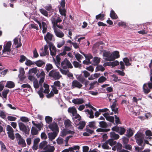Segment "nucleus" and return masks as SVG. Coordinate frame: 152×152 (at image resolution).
Instances as JSON below:
<instances>
[{
    "instance_id": "nucleus-19",
    "label": "nucleus",
    "mask_w": 152,
    "mask_h": 152,
    "mask_svg": "<svg viewBox=\"0 0 152 152\" xmlns=\"http://www.w3.org/2000/svg\"><path fill=\"white\" fill-rule=\"evenodd\" d=\"M57 133L56 132H53V133H49L48 134L49 138L51 140L54 139L57 136Z\"/></svg>"
},
{
    "instance_id": "nucleus-34",
    "label": "nucleus",
    "mask_w": 152,
    "mask_h": 152,
    "mask_svg": "<svg viewBox=\"0 0 152 152\" xmlns=\"http://www.w3.org/2000/svg\"><path fill=\"white\" fill-rule=\"evenodd\" d=\"M38 133V130L37 129L34 127H32L31 128V133L33 135H36Z\"/></svg>"
},
{
    "instance_id": "nucleus-20",
    "label": "nucleus",
    "mask_w": 152,
    "mask_h": 152,
    "mask_svg": "<svg viewBox=\"0 0 152 152\" xmlns=\"http://www.w3.org/2000/svg\"><path fill=\"white\" fill-rule=\"evenodd\" d=\"M18 144L23 147H25L26 145L25 140L22 138L18 139Z\"/></svg>"
},
{
    "instance_id": "nucleus-11",
    "label": "nucleus",
    "mask_w": 152,
    "mask_h": 152,
    "mask_svg": "<svg viewBox=\"0 0 152 152\" xmlns=\"http://www.w3.org/2000/svg\"><path fill=\"white\" fill-rule=\"evenodd\" d=\"M48 127L52 131L56 132L58 133V128L57 124L55 123H53L50 124L48 126Z\"/></svg>"
},
{
    "instance_id": "nucleus-8",
    "label": "nucleus",
    "mask_w": 152,
    "mask_h": 152,
    "mask_svg": "<svg viewBox=\"0 0 152 152\" xmlns=\"http://www.w3.org/2000/svg\"><path fill=\"white\" fill-rule=\"evenodd\" d=\"M18 125L20 130L26 134H29L30 129L28 130L26 126L23 123L19 122L18 123Z\"/></svg>"
},
{
    "instance_id": "nucleus-60",
    "label": "nucleus",
    "mask_w": 152,
    "mask_h": 152,
    "mask_svg": "<svg viewBox=\"0 0 152 152\" xmlns=\"http://www.w3.org/2000/svg\"><path fill=\"white\" fill-rule=\"evenodd\" d=\"M110 64L111 66H115L118 65L119 64V62L118 61H115L110 62Z\"/></svg>"
},
{
    "instance_id": "nucleus-13",
    "label": "nucleus",
    "mask_w": 152,
    "mask_h": 152,
    "mask_svg": "<svg viewBox=\"0 0 152 152\" xmlns=\"http://www.w3.org/2000/svg\"><path fill=\"white\" fill-rule=\"evenodd\" d=\"M72 86L73 88H80L83 86L78 81L76 80H74L72 82Z\"/></svg>"
},
{
    "instance_id": "nucleus-4",
    "label": "nucleus",
    "mask_w": 152,
    "mask_h": 152,
    "mask_svg": "<svg viewBox=\"0 0 152 152\" xmlns=\"http://www.w3.org/2000/svg\"><path fill=\"white\" fill-rule=\"evenodd\" d=\"M113 131H115L118 133L120 135L124 134L126 131V129L122 127H119L117 125L112 128Z\"/></svg>"
},
{
    "instance_id": "nucleus-59",
    "label": "nucleus",
    "mask_w": 152,
    "mask_h": 152,
    "mask_svg": "<svg viewBox=\"0 0 152 152\" xmlns=\"http://www.w3.org/2000/svg\"><path fill=\"white\" fill-rule=\"evenodd\" d=\"M48 46L47 45H45L44 47V52L46 54H47V55H49V51L48 49Z\"/></svg>"
},
{
    "instance_id": "nucleus-21",
    "label": "nucleus",
    "mask_w": 152,
    "mask_h": 152,
    "mask_svg": "<svg viewBox=\"0 0 152 152\" xmlns=\"http://www.w3.org/2000/svg\"><path fill=\"white\" fill-rule=\"evenodd\" d=\"M34 64H36L37 66L40 67L43 65H45V62L42 60H39L35 62Z\"/></svg>"
},
{
    "instance_id": "nucleus-22",
    "label": "nucleus",
    "mask_w": 152,
    "mask_h": 152,
    "mask_svg": "<svg viewBox=\"0 0 152 152\" xmlns=\"http://www.w3.org/2000/svg\"><path fill=\"white\" fill-rule=\"evenodd\" d=\"M126 136L128 137L129 138L132 136L134 134L133 131L131 128L128 129L126 131Z\"/></svg>"
},
{
    "instance_id": "nucleus-38",
    "label": "nucleus",
    "mask_w": 152,
    "mask_h": 152,
    "mask_svg": "<svg viewBox=\"0 0 152 152\" xmlns=\"http://www.w3.org/2000/svg\"><path fill=\"white\" fill-rule=\"evenodd\" d=\"M123 61L125 63V65L126 66H129L131 65V64L129 62V59L127 58L126 57L124 58Z\"/></svg>"
},
{
    "instance_id": "nucleus-7",
    "label": "nucleus",
    "mask_w": 152,
    "mask_h": 152,
    "mask_svg": "<svg viewBox=\"0 0 152 152\" xmlns=\"http://www.w3.org/2000/svg\"><path fill=\"white\" fill-rule=\"evenodd\" d=\"M49 46L50 55L52 56H55L56 53V48L51 42L49 43Z\"/></svg>"
},
{
    "instance_id": "nucleus-26",
    "label": "nucleus",
    "mask_w": 152,
    "mask_h": 152,
    "mask_svg": "<svg viewBox=\"0 0 152 152\" xmlns=\"http://www.w3.org/2000/svg\"><path fill=\"white\" fill-rule=\"evenodd\" d=\"M110 15L111 18L113 19H116L118 18L117 15L113 10L111 11Z\"/></svg>"
},
{
    "instance_id": "nucleus-47",
    "label": "nucleus",
    "mask_w": 152,
    "mask_h": 152,
    "mask_svg": "<svg viewBox=\"0 0 152 152\" xmlns=\"http://www.w3.org/2000/svg\"><path fill=\"white\" fill-rule=\"evenodd\" d=\"M9 91L8 89H4L2 92V95L4 98H7V95Z\"/></svg>"
},
{
    "instance_id": "nucleus-45",
    "label": "nucleus",
    "mask_w": 152,
    "mask_h": 152,
    "mask_svg": "<svg viewBox=\"0 0 152 152\" xmlns=\"http://www.w3.org/2000/svg\"><path fill=\"white\" fill-rule=\"evenodd\" d=\"M34 62H33L31 60L27 59H26V62L25 63V64L27 66H29L32 65L34 64Z\"/></svg>"
},
{
    "instance_id": "nucleus-33",
    "label": "nucleus",
    "mask_w": 152,
    "mask_h": 152,
    "mask_svg": "<svg viewBox=\"0 0 152 152\" xmlns=\"http://www.w3.org/2000/svg\"><path fill=\"white\" fill-rule=\"evenodd\" d=\"M72 122L70 121L69 119L66 120L64 122V124L66 128H68L72 126Z\"/></svg>"
},
{
    "instance_id": "nucleus-54",
    "label": "nucleus",
    "mask_w": 152,
    "mask_h": 152,
    "mask_svg": "<svg viewBox=\"0 0 152 152\" xmlns=\"http://www.w3.org/2000/svg\"><path fill=\"white\" fill-rule=\"evenodd\" d=\"M118 148H117V149L120 150V151H119V152H130L129 151H128L125 149L121 150L122 148V145L121 144H118Z\"/></svg>"
},
{
    "instance_id": "nucleus-64",
    "label": "nucleus",
    "mask_w": 152,
    "mask_h": 152,
    "mask_svg": "<svg viewBox=\"0 0 152 152\" xmlns=\"http://www.w3.org/2000/svg\"><path fill=\"white\" fill-rule=\"evenodd\" d=\"M55 149V148L54 147H51V148L49 149L44 151L43 152H53Z\"/></svg>"
},
{
    "instance_id": "nucleus-31",
    "label": "nucleus",
    "mask_w": 152,
    "mask_h": 152,
    "mask_svg": "<svg viewBox=\"0 0 152 152\" xmlns=\"http://www.w3.org/2000/svg\"><path fill=\"white\" fill-rule=\"evenodd\" d=\"M45 9L48 11L51 12H53L54 10L53 9L52 7L51 4H49L45 7Z\"/></svg>"
},
{
    "instance_id": "nucleus-35",
    "label": "nucleus",
    "mask_w": 152,
    "mask_h": 152,
    "mask_svg": "<svg viewBox=\"0 0 152 152\" xmlns=\"http://www.w3.org/2000/svg\"><path fill=\"white\" fill-rule=\"evenodd\" d=\"M37 72V68L35 67L29 70L28 74H31L32 73H34L35 74H36Z\"/></svg>"
},
{
    "instance_id": "nucleus-32",
    "label": "nucleus",
    "mask_w": 152,
    "mask_h": 152,
    "mask_svg": "<svg viewBox=\"0 0 152 152\" xmlns=\"http://www.w3.org/2000/svg\"><path fill=\"white\" fill-rule=\"evenodd\" d=\"M40 13L45 16L48 17V12L45 10L43 8H41L39 10Z\"/></svg>"
},
{
    "instance_id": "nucleus-57",
    "label": "nucleus",
    "mask_w": 152,
    "mask_h": 152,
    "mask_svg": "<svg viewBox=\"0 0 152 152\" xmlns=\"http://www.w3.org/2000/svg\"><path fill=\"white\" fill-rule=\"evenodd\" d=\"M20 58L19 61L21 63L23 62L25 60H26V59H27L26 57L23 55H21L20 56Z\"/></svg>"
},
{
    "instance_id": "nucleus-48",
    "label": "nucleus",
    "mask_w": 152,
    "mask_h": 152,
    "mask_svg": "<svg viewBox=\"0 0 152 152\" xmlns=\"http://www.w3.org/2000/svg\"><path fill=\"white\" fill-rule=\"evenodd\" d=\"M107 80L106 77L103 76H102L99 78L98 81L99 83H101L104 82L106 81Z\"/></svg>"
},
{
    "instance_id": "nucleus-2",
    "label": "nucleus",
    "mask_w": 152,
    "mask_h": 152,
    "mask_svg": "<svg viewBox=\"0 0 152 152\" xmlns=\"http://www.w3.org/2000/svg\"><path fill=\"white\" fill-rule=\"evenodd\" d=\"M11 45L12 44L11 42L9 41L5 45H4V49L3 50V54L2 55H3V56H2V57H6L7 56L5 55H4L5 53L6 52H8L7 53V54H10V51H11L10 48Z\"/></svg>"
},
{
    "instance_id": "nucleus-43",
    "label": "nucleus",
    "mask_w": 152,
    "mask_h": 152,
    "mask_svg": "<svg viewBox=\"0 0 152 152\" xmlns=\"http://www.w3.org/2000/svg\"><path fill=\"white\" fill-rule=\"evenodd\" d=\"M96 122L95 121H92L89 123L88 125L86 126V127L88 126L90 128H94L96 127Z\"/></svg>"
},
{
    "instance_id": "nucleus-23",
    "label": "nucleus",
    "mask_w": 152,
    "mask_h": 152,
    "mask_svg": "<svg viewBox=\"0 0 152 152\" xmlns=\"http://www.w3.org/2000/svg\"><path fill=\"white\" fill-rule=\"evenodd\" d=\"M15 86V84L14 82L11 81H8L5 87L9 88H14Z\"/></svg>"
},
{
    "instance_id": "nucleus-1",
    "label": "nucleus",
    "mask_w": 152,
    "mask_h": 152,
    "mask_svg": "<svg viewBox=\"0 0 152 152\" xmlns=\"http://www.w3.org/2000/svg\"><path fill=\"white\" fill-rule=\"evenodd\" d=\"M144 135L142 133L137 132L135 135V137L137 143L140 146H142L141 148L138 147H136L135 149L136 151L139 152L140 150L143 149L145 145V143H143V140L144 138Z\"/></svg>"
},
{
    "instance_id": "nucleus-28",
    "label": "nucleus",
    "mask_w": 152,
    "mask_h": 152,
    "mask_svg": "<svg viewBox=\"0 0 152 152\" xmlns=\"http://www.w3.org/2000/svg\"><path fill=\"white\" fill-rule=\"evenodd\" d=\"M59 10L60 14L61 15L66 16V11L65 8H62L61 7H59Z\"/></svg>"
},
{
    "instance_id": "nucleus-5",
    "label": "nucleus",
    "mask_w": 152,
    "mask_h": 152,
    "mask_svg": "<svg viewBox=\"0 0 152 152\" xmlns=\"http://www.w3.org/2000/svg\"><path fill=\"white\" fill-rule=\"evenodd\" d=\"M49 76L53 77L55 80L59 79L61 76L59 72H56L54 69L52 70L49 72Z\"/></svg>"
},
{
    "instance_id": "nucleus-24",
    "label": "nucleus",
    "mask_w": 152,
    "mask_h": 152,
    "mask_svg": "<svg viewBox=\"0 0 152 152\" xmlns=\"http://www.w3.org/2000/svg\"><path fill=\"white\" fill-rule=\"evenodd\" d=\"M100 61V59L97 57H95L93 59L94 65V66L98 65Z\"/></svg>"
},
{
    "instance_id": "nucleus-41",
    "label": "nucleus",
    "mask_w": 152,
    "mask_h": 152,
    "mask_svg": "<svg viewBox=\"0 0 152 152\" xmlns=\"http://www.w3.org/2000/svg\"><path fill=\"white\" fill-rule=\"evenodd\" d=\"M108 143L106 141L102 144V147L104 149H111V148L109 147L108 145Z\"/></svg>"
},
{
    "instance_id": "nucleus-37",
    "label": "nucleus",
    "mask_w": 152,
    "mask_h": 152,
    "mask_svg": "<svg viewBox=\"0 0 152 152\" xmlns=\"http://www.w3.org/2000/svg\"><path fill=\"white\" fill-rule=\"evenodd\" d=\"M42 26L43 29L42 31V33L43 34L45 33L47 31V26L45 22H42Z\"/></svg>"
},
{
    "instance_id": "nucleus-29",
    "label": "nucleus",
    "mask_w": 152,
    "mask_h": 152,
    "mask_svg": "<svg viewBox=\"0 0 152 152\" xmlns=\"http://www.w3.org/2000/svg\"><path fill=\"white\" fill-rule=\"evenodd\" d=\"M106 141L108 144L112 146L115 145L117 142L116 141H114V140L112 139H109Z\"/></svg>"
},
{
    "instance_id": "nucleus-30",
    "label": "nucleus",
    "mask_w": 152,
    "mask_h": 152,
    "mask_svg": "<svg viewBox=\"0 0 152 152\" xmlns=\"http://www.w3.org/2000/svg\"><path fill=\"white\" fill-rule=\"evenodd\" d=\"M105 15L103 14H99V15L96 16V18L97 20H103L104 19V17Z\"/></svg>"
},
{
    "instance_id": "nucleus-61",
    "label": "nucleus",
    "mask_w": 152,
    "mask_h": 152,
    "mask_svg": "<svg viewBox=\"0 0 152 152\" xmlns=\"http://www.w3.org/2000/svg\"><path fill=\"white\" fill-rule=\"evenodd\" d=\"M19 72L21 75L20 76H23L25 74V71L24 68L22 67H20L19 69Z\"/></svg>"
},
{
    "instance_id": "nucleus-36",
    "label": "nucleus",
    "mask_w": 152,
    "mask_h": 152,
    "mask_svg": "<svg viewBox=\"0 0 152 152\" xmlns=\"http://www.w3.org/2000/svg\"><path fill=\"white\" fill-rule=\"evenodd\" d=\"M105 70V68L101 65H97L96 67V72L101 71L103 72Z\"/></svg>"
},
{
    "instance_id": "nucleus-3",
    "label": "nucleus",
    "mask_w": 152,
    "mask_h": 152,
    "mask_svg": "<svg viewBox=\"0 0 152 152\" xmlns=\"http://www.w3.org/2000/svg\"><path fill=\"white\" fill-rule=\"evenodd\" d=\"M61 66L64 69L67 68L72 69L73 66L70 62L66 58H65L61 63Z\"/></svg>"
},
{
    "instance_id": "nucleus-27",
    "label": "nucleus",
    "mask_w": 152,
    "mask_h": 152,
    "mask_svg": "<svg viewBox=\"0 0 152 152\" xmlns=\"http://www.w3.org/2000/svg\"><path fill=\"white\" fill-rule=\"evenodd\" d=\"M72 63L75 68L81 69L82 66V64L76 61H74Z\"/></svg>"
},
{
    "instance_id": "nucleus-49",
    "label": "nucleus",
    "mask_w": 152,
    "mask_h": 152,
    "mask_svg": "<svg viewBox=\"0 0 152 152\" xmlns=\"http://www.w3.org/2000/svg\"><path fill=\"white\" fill-rule=\"evenodd\" d=\"M46 70L47 72H48L50 70L53 68V66L51 64H47L45 67Z\"/></svg>"
},
{
    "instance_id": "nucleus-25",
    "label": "nucleus",
    "mask_w": 152,
    "mask_h": 152,
    "mask_svg": "<svg viewBox=\"0 0 152 152\" xmlns=\"http://www.w3.org/2000/svg\"><path fill=\"white\" fill-rule=\"evenodd\" d=\"M119 52L117 51H115L113 53L112 57L114 59L113 61L114 60L115 58H118L120 57V56L119 54Z\"/></svg>"
},
{
    "instance_id": "nucleus-18",
    "label": "nucleus",
    "mask_w": 152,
    "mask_h": 152,
    "mask_svg": "<svg viewBox=\"0 0 152 152\" xmlns=\"http://www.w3.org/2000/svg\"><path fill=\"white\" fill-rule=\"evenodd\" d=\"M143 90L146 94L148 93L150 91V89L148 86V83L144 84L143 86Z\"/></svg>"
},
{
    "instance_id": "nucleus-46",
    "label": "nucleus",
    "mask_w": 152,
    "mask_h": 152,
    "mask_svg": "<svg viewBox=\"0 0 152 152\" xmlns=\"http://www.w3.org/2000/svg\"><path fill=\"white\" fill-rule=\"evenodd\" d=\"M45 120L47 123L49 124L52 121V118L49 116H46L45 118Z\"/></svg>"
},
{
    "instance_id": "nucleus-55",
    "label": "nucleus",
    "mask_w": 152,
    "mask_h": 152,
    "mask_svg": "<svg viewBox=\"0 0 152 152\" xmlns=\"http://www.w3.org/2000/svg\"><path fill=\"white\" fill-rule=\"evenodd\" d=\"M20 120L22 122L27 123L29 121L28 118L26 117H21L20 118Z\"/></svg>"
},
{
    "instance_id": "nucleus-10",
    "label": "nucleus",
    "mask_w": 152,
    "mask_h": 152,
    "mask_svg": "<svg viewBox=\"0 0 152 152\" xmlns=\"http://www.w3.org/2000/svg\"><path fill=\"white\" fill-rule=\"evenodd\" d=\"M54 31L56 35L58 37L62 38L64 35V33L56 27L54 28Z\"/></svg>"
},
{
    "instance_id": "nucleus-51",
    "label": "nucleus",
    "mask_w": 152,
    "mask_h": 152,
    "mask_svg": "<svg viewBox=\"0 0 152 152\" xmlns=\"http://www.w3.org/2000/svg\"><path fill=\"white\" fill-rule=\"evenodd\" d=\"M61 58L59 56V55H57L56 56V61H55L56 65L58 67V65H60Z\"/></svg>"
},
{
    "instance_id": "nucleus-50",
    "label": "nucleus",
    "mask_w": 152,
    "mask_h": 152,
    "mask_svg": "<svg viewBox=\"0 0 152 152\" xmlns=\"http://www.w3.org/2000/svg\"><path fill=\"white\" fill-rule=\"evenodd\" d=\"M81 53L86 58V59L88 61H90L91 59H92L93 58L91 54L87 55L86 54L84 53Z\"/></svg>"
},
{
    "instance_id": "nucleus-39",
    "label": "nucleus",
    "mask_w": 152,
    "mask_h": 152,
    "mask_svg": "<svg viewBox=\"0 0 152 152\" xmlns=\"http://www.w3.org/2000/svg\"><path fill=\"white\" fill-rule=\"evenodd\" d=\"M99 126L102 128H106L108 126L107 123L104 121H101L99 122Z\"/></svg>"
},
{
    "instance_id": "nucleus-40",
    "label": "nucleus",
    "mask_w": 152,
    "mask_h": 152,
    "mask_svg": "<svg viewBox=\"0 0 152 152\" xmlns=\"http://www.w3.org/2000/svg\"><path fill=\"white\" fill-rule=\"evenodd\" d=\"M85 111L86 112H87L88 114L90 115L89 118H94V112L93 111L91 110L90 111L88 109L86 110Z\"/></svg>"
},
{
    "instance_id": "nucleus-16",
    "label": "nucleus",
    "mask_w": 152,
    "mask_h": 152,
    "mask_svg": "<svg viewBox=\"0 0 152 152\" xmlns=\"http://www.w3.org/2000/svg\"><path fill=\"white\" fill-rule=\"evenodd\" d=\"M72 102L75 104H81L84 103V101L82 99L77 98L73 99Z\"/></svg>"
},
{
    "instance_id": "nucleus-17",
    "label": "nucleus",
    "mask_w": 152,
    "mask_h": 152,
    "mask_svg": "<svg viewBox=\"0 0 152 152\" xmlns=\"http://www.w3.org/2000/svg\"><path fill=\"white\" fill-rule=\"evenodd\" d=\"M110 137L111 139L113 140H117L120 137L118 134H116L114 132H112L110 133Z\"/></svg>"
},
{
    "instance_id": "nucleus-42",
    "label": "nucleus",
    "mask_w": 152,
    "mask_h": 152,
    "mask_svg": "<svg viewBox=\"0 0 152 152\" xmlns=\"http://www.w3.org/2000/svg\"><path fill=\"white\" fill-rule=\"evenodd\" d=\"M79 125L78 129L80 130L82 129L86 125V123L85 121H81Z\"/></svg>"
},
{
    "instance_id": "nucleus-44",
    "label": "nucleus",
    "mask_w": 152,
    "mask_h": 152,
    "mask_svg": "<svg viewBox=\"0 0 152 152\" xmlns=\"http://www.w3.org/2000/svg\"><path fill=\"white\" fill-rule=\"evenodd\" d=\"M142 29L143 30L147 31V34L151 33V31L149 29L148 27L147 23L143 26V27L142 28Z\"/></svg>"
},
{
    "instance_id": "nucleus-56",
    "label": "nucleus",
    "mask_w": 152,
    "mask_h": 152,
    "mask_svg": "<svg viewBox=\"0 0 152 152\" xmlns=\"http://www.w3.org/2000/svg\"><path fill=\"white\" fill-rule=\"evenodd\" d=\"M75 56L76 59L78 61H79V60H80L82 59L81 57L83 58V57L79 53L76 54L75 55Z\"/></svg>"
},
{
    "instance_id": "nucleus-14",
    "label": "nucleus",
    "mask_w": 152,
    "mask_h": 152,
    "mask_svg": "<svg viewBox=\"0 0 152 152\" xmlns=\"http://www.w3.org/2000/svg\"><path fill=\"white\" fill-rule=\"evenodd\" d=\"M117 101L115 99V101L113 103L112 105L110 106V107L112 111L114 112L115 114L118 113V108L116 107L118 104L116 103Z\"/></svg>"
},
{
    "instance_id": "nucleus-63",
    "label": "nucleus",
    "mask_w": 152,
    "mask_h": 152,
    "mask_svg": "<svg viewBox=\"0 0 152 152\" xmlns=\"http://www.w3.org/2000/svg\"><path fill=\"white\" fill-rule=\"evenodd\" d=\"M34 86L35 88H38L39 87V85L37 80L33 82Z\"/></svg>"
},
{
    "instance_id": "nucleus-62",
    "label": "nucleus",
    "mask_w": 152,
    "mask_h": 152,
    "mask_svg": "<svg viewBox=\"0 0 152 152\" xmlns=\"http://www.w3.org/2000/svg\"><path fill=\"white\" fill-rule=\"evenodd\" d=\"M33 57L35 58H37L39 56V54L37 52V49L36 48L33 51Z\"/></svg>"
},
{
    "instance_id": "nucleus-6",
    "label": "nucleus",
    "mask_w": 152,
    "mask_h": 152,
    "mask_svg": "<svg viewBox=\"0 0 152 152\" xmlns=\"http://www.w3.org/2000/svg\"><path fill=\"white\" fill-rule=\"evenodd\" d=\"M48 142L45 140L39 144V149L41 150H48L52 146L49 145H48Z\"/></svg>"
},
{
    "instance_id": "nucleus-53",
    "label": "nucleus",
    "mask_w": 152,
    "mask_h": 152,
    "mask_svg": "<svg viewBox=\"0 0 152 152\" xmlns=\"http://www.w3.org/2000/svg\"><path fill=\"white\" fill-rule=\"evenodd\" d=\"M9 137L11 140H13L15 139L14 134L13 132H7Z\"/></svg>"
},
{
    "instance_id": "nucleus-9",
    "label": "nucleus",
    "mask_w": 152,
    "mask_h": 152,
    "mask_svg": "<svg viewBox=\"0 0 152 152\" xmlns=\"http://www.w3.org/2000/svg\"><path fill=\"white\" fill-rule=\"evenodd\" d=\"M104 56L106 57L105 60L107 61H113L114 59L113 57H112V54L108 52H104L103 54Z\"/></svg>"
},
{
    "instance_id": "nucleus-12",
    "label": "nucleus",
    "mask_w": 152,
    "mask_h": 152,
    "mask_svg": "<svg viewBox=\"0 0 152 152\" xmlns=\"http://www.w3.org/2000/svg\"><path fill=\"white\" fill-rule=\"evenodd\" d=\"M53 37V35L50 32L47 33L46 35L44 36V39L46 42L48 43L50 42L49 41H51Z\"/></svg>"
},
{
    "instance_id": "nucleus-52",
    "label": "nucleus",
    "mask_w": 152,
    "mask_h": 152,
    "mask_svg": "<svg viewBox=\"0 0 152 152\" xmlns=\"http://www.w3.org/2000/svg\"><path fill=\"white\" fill-rule=\"evenodd\" d=\"M106 119L113 123H114V119L113 116H108L107 117H106Z\"/></svg>"
},
{
    "instance_id": "nucleus-15",
    "label": "nucleus",
    "mask_w": 152,
    "mask_h": 152,
    "mask_svg": "<svg viewBox=\"0 0 152 152\" xmlns=\"http://www.w3.org/2000/svg\"><path fill=\"white\" fill-rule=\"evenodd\" d=\"M68 111L69 113H72L73 116H74L75 114L77 113V111L74 106L72 107H69L68 110Z\"/></svg>"
},
{
    "instance_id": "nucleus-58",
    "label": "nucleus",
    "mask_w": 152,
    "mask_h": 152,
    "mask_svg": "<svg viewBox=\"0 0 152 152\" xmlns=\"http://www.w3.org/2000/svg\"><path fill=\"white\" fill-rule=\"evenodd\" d=\"M0 144L1 146V149L2 151H5L7 150L6 147L2 142L0 141Z\"/></svg>"
}]
</instances>
